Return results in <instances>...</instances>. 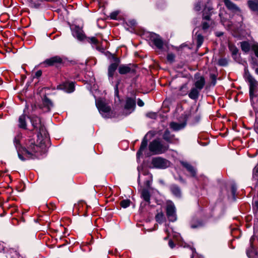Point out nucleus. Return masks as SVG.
Returning <instances> with one entry per match:
<instances>
[{
	"label": "nucleus",
	"mask_w": 258,
	"mask_h": 258,
	"mask_svg": "<svg viewBox=\"0 0 258 258\" xmlns=\"http://www.w3.org/2000/svg\"><path fill=\"white\" fill-rule=\"evenodd\" d=\"M148 139L147 135L143 139L139 150L137 153V157L139 159L140 157L144 154L149 157L151 155L161 154L165 153L168 149L169 146L162 143L159 139H155L151 141L148 146V150L147 148Z\"/></svg>",
	"instance_id": "obj_1"
},
{
	"label": "nucleus",
	"mask_w": 258,
	"mask_h": 258,
	"mask_svg": "<svg viewBox=\"0 0 258 258\" xmlns=\"http://www.w3.org/2000/svg\"><path fill=\"white\" fill-rule=\"evenodd\" d=\"M245 79L249 84V99L251 105L253 108V112L250 111L249 113L251 116L254 114L256 116L258 113V93L257 81L249 73H245Z\"/></svg>",
	"instance_id": "obj_2"
},
{
	"label": "nucleus",
	"mask_w": 258,
	"mask_h": 258,
	"mask_svg": "<svg viewBox=\"0 0 258 258\" xmlns=\"http://www.w3.org/2000/svg\"><path fill=\"white\" fill-rule=\"evenodd\" d=\"M41 147L33 145L28 149H23L21 153L18 151V156L21 160L40 159V156L44 154Z\"/></svg>",
	"instance_id": "obj_3"
},
{
	"label": "nucleus",
	"mask_w": 258,
	"mask_h": 258,
	"mask_svg": "<svg viewBox=\"0 0 258 258\" xmlns=\"http://www.w3.org/2000/svg\"><path fill=\"white\" fill-rule=\"evenodd\" d=\"M170 166V162H141L138 166V183L140 182V178L142 174L146 175L148 173V168H155L164 169Z\"/></svg>",
	"instance_id": "obj_4"
},
{
	"label": "nucleus",
	"mask_w": 258,
	"mask_h": 258,
	"mask_svg": "<svg viewBox=\"0 0 258 258\" xmlns=\"http://www.w3.org/2000/svg\"><path fill=\"white\" fill-rule=\"evenodd\" d=\"M96 105L100 113L104 118H108L110 115V107L102 99L96 100Z\"/></svg>",
	"instance_id": "obj_5"
},
{
	"label": "nucleus",
	"mask_w": 258,
	"mask_h": 258,
	"mask_svg": "<svg viewBox=\"0 0 258 258\" xmlns=\"http://www.w3.org/2000/svg\"><path fill=\"white\" fill-rule=\"evenodd\" d=\"M212 8L210 7H206L203 10V19L204 21L202 23V28L204 31H206L210 27L212 24V21L210 17L212 14Z\"/></svg>",
	"instance_id": "obj_6"
},
{
	"label": "nucleus",
	"mask_w": 258,
	"mask_h": 258,
	"mask_svg": "<svg viewBox=\"0 0 258 258\" xmlns=\"http://www.w3.org/2000/svg\"><path fill=\"white\" fill-rule=\"evenodd\" d=\"M194 110H190L189 113L186 114L184 116L185 120L182 122H171L169 124L170 127L174 131H179L185 127L186 124V120L188 118L194 117Z\"/></svg>",
	"instance_id": "obj_7"
},
{
	"label": "nucleus",
	"mask_w": 258,
	"mask_h": 258,
	"mask_svg": "<svg viewBox=\"0 0 258 258\" xmlns=\"http://www.w3.org/2000/svg\"><path fill=\"white\" fill-rule=\"evenodd\" d=\"M166 215L169 221L175 222L177 220L175 207L171 201H168L166 204Z\"/></svg>",
	"instance_id": "obj_8"
},
{
	"label": "nucleus",
	"mask_w": 258,
	"mask_h": 258,
	"mask_svg": "<svg viewBox=\"0 0 258 258\" xmlns=\"http://www.w3.org/2000/svg\"><path fill=\"white\" fill-rule=\"evenodd\" d=\"M206 84L205 78L203 76H201L198 74H196L195 76V81L193 84V87L202 90Z\"/></svg>",
	"instance_id": "obj_9"
},
{
	"label": "nucleus",
	"mask_w": 258,
	"mask_h": 258,
	"mask_svg": "<svg viewBox=\"0 0 258 258\" xmlns=\"http://www.w3.org/2000/svg\"><path fill=\"white\" fill-rule=\"evenodd\" d=\"M72 32L73 36L79 40H83L85 38V35L82 28L78 26H75L72 28Z\"/></svg>",
	"instance_id": "obj_10"
},
{
	"label": "nucleus",
	"mask_w": 258,
	"mask_h": 258,
	"mask_svg": "<svg viewBox=\"0 0 258 258\" xmlns=\"http://www.w3.org/2000/svg\"><path fill=\"white\" fill-rule=\"evenodd\" d=\"M256 237L255 236H253L251 237L250 239V248L247 250L246 254L249 258H257L258 255L257 253V251L254 247L253 242Z\"/></svg>",
	"instance_id": "obj_11"
},
{
	"label": "nucleus",
	"mask_w": 258,
	"mask_h": 258,
	"mask_svg": "<svg viewBox=\"0 0 258 258\" xmlns=\"http://www.w3.org/2000/svg\"><path fill=\"white\" fill-rule=\"evenodd\" d=\"M136 107V101L134 99L127 98L124 106V110L126 111V114L131 113Z\"/></svg>",
	"instance_id": "obj_12"
},
{
	"label": "nucleus",
	"mask_w": 258,
	"mask_h": 258,
	"mask_svg": "<svg viewBox=\"0 0 258 258\" xmlns=\"http://www.w3.org/2000/svg\"><path fill=\"white\" fill-rule=\"evenodd\" d=\"M30 118L32 125L34 128L38 130L39 132L42 131L43 130V126L41 124V120L39 117L37 116L29 117Z\"/></svg>",
	"instance_id": "obj_13"
},
{
	"label": "nucleus",
	"mask_w": 258,
	"mask_h": 258,
	"mask_svg": "<svg viewBox=\"0 0 258 258\" xmlns=\"http://www.w3.org/2000/svg\"><path fill=\"white\" fill-rule=\"evenodd\" d=\"M163 138L169 143H176L178 141V139L176 138L174 135L171 134L170 132L168 130L165 131L163 135Z\"/></svg>",
	"instance_id": "obj_14"
},
{
	"label": "nucleus",
	"mask_w": 258,
	"mask_h": 258,
	"mask_svg": "<svg viewBox=\"0 0 258 258\" xmlns=\"http://www.w3.org/2000/svg\"><path fill=\"white\" fill-rule=\"evenodd\" d=\"M62 61L61 58L58 56H54L49 58L45 60L43 63L48 66H51L56 63H61Z\"/></svg>",
	"instance_id": "obj_15"
},
{
	"label": "nucleus",
	"mask_w": 258,
	"mask_h": 258,
	"mask_svg": "<svg viewBox=\"0 0 258 258\" xmlns=\"http://www.w3.org/2000/svg\"><path fill=\"white\" fill-rule=\"evenodd\" d=\"M42 109L44 112H48L53 107V103L46 96H45L42 101Z\"/></svg>",
	"instance_id": "obj_16"
},
{
	"label": "nucleus",
	"mask_w": 258,
	"mask_h": 258,
	"mask_svg": "<svg viewBox=\"0 0 258 258\" xmlns=\"http://www.w3.org/2000/svg\"><path fill=\"white\" fill-rule=\"evenodd\" d=\"M118 64L117 63H112L108 67V76L110 82L113 83V77L114 73L117 69Z\"/></svg>",
	"instance_id": "obj_17"
},
{
	"label": "nucleus",
	"mask_w": 258,
	"mask_h": 258,
	"mask_svg": "<svg viewBox=\"0 0 258 258\" xmlns=\"http://www.w3.org/2000/svg\"><path fill=\"white\" fill-rule=\"evenodd\" d=\"M131 67V64H121L118 68V72L121 75H124L134 72V70L132 69Z\"/></svg>",
	"instance_id": "obj_18"
},
{
	"label": "nucleus",
	"mask_w": 258,
	"mask_h": 258,
	"mask_svg": "<svg viewBox=\"0 0 258 258\" xmlns=\"http://www.w3.org/2000/svg\"><path fill=\"white\" fill-rule=\"evenodd\" d=\"M201 91V90L192 87L190 90L188 96L190 99L197 101L199 97Z\"/></svg>",
	"instance_id": "obj_19"
},
{
	"label": "nucleus",
	"mask_w": 258,
	"mask_h": 258,
	"mask_svg": "<svg viewBox=\"0 0 258 258\" xmlns=\"http://www.w3.org/2000/svg\"><path fill=\"white\" fill-rule=\"evenodd\" d=\"M151 40L158 48H162L163 46V42L159 35L155 34L152 35L151 36Z\"/></svg>",
	"instance_id": "obj_20"
},
{
	"label": "nucleus",
	"mask_w": 258,
	"mask_h": 258,
	"mask_svg": "<svg viewBox=\"0 0 258 258\" xmlns=\"http://www.w3.org/2000/svg\"><path fill=\"white\" fill-rule=\"evenodd\" d=\"M60 89L68 93H72L75 90V86L73 82L65 83L60 86Z\"/></svg>",
	"instance_id": "obj_21"
},
{
	"label": "nucleus",
	"mask_w": 258,
	"mask_h": 258,
	"mask_svg": "<svg viewBox=\"0 0 258 258\" xmlns=\"http://www.w3.org/2000/svg\"><path fill=\"white\" fill-rule=\"evenodd\" d=\"M181 163L192 176H196L197 170L189 162H181Z\"/></svg>",
	"instance_id": "obj_22"
},
{
	"label": "nucleus",
	"mask_w": 258,
	"mask_h": 258,
	"mask_svg": "<svg viewBox=\"0 0 258 258\" xmlns=\"http://www.w3.org/2000/svg\"><path fill=\"white\" fill-rule=\"evenodd\" d=\"M181 163L192 176H196L197 170L189 162H181Z\"/></svg>",
	"instance_id": "obj_23"
},
{
	"label": "nucleus",
	"mask_w": 258,
	"mask_h": 258,
	"mask_svg": "<svg viewBox=\"0 0 258 258\" xmlns=\"http://www.w3.org/2000/svg\"><path fill=\"white\" fill-rule=\"evenodd\" d=\"M172 194L176 197L179 198L181 195V191L180 188L175 184H172L170 187Z\"/></svg>",
	"instance_id": "obj_24"
},
{
	"label": "nucleus",
	"mask_w": 258,
	"mask_h": 258,
	"mask_svg": "<svg viewBox=\"0 0 258 258\" xmlns=\"http://www.w3.org/2000/svg\"><path fill=\"white\" fill-rule=\"evenodd\" d=\"M224 4L226 7L230 10L233 11H240V9L230 0H224Z\"/></svg>",
	"instance_id": "obj_25"
},
{
	"label": "nucleus",
	"mask_w": 258,
	"mask_h": 258,
	"mask_svg": "<svg viewBox=\"0 0 258 258\" xmlns=\"http://www.w3.org/2000/svg\"><path fill=\"white\" fill-rule=\"evenodd\" d=\"M18 126L20 128L26 129L27 124L26 121V115L23 114L19 118Z\"/></svg>",
	"instance_id": "obj_26"
},
{
	"label": "nucleus",
	"mask_w": 258,
	"mask_h": 258,
	"mask_svg": "<svg viewBox=\"0 0 258 258\" xmlns=\"http://www.w3.org/2000/svg\"><path fill=\"white\" fill-rule=\"evenodd\" d=\"M141 196L145 201L148 202L149 204L150 203V194L148 190L146 189H143L141 193Z\"/></svg>",
	"instance_id": "obj_27"
},
{
	"label": "nucleus",
	"mask_w": 258,
	"mask_h": 258,
	"mask_svg": "<svg viewBox=\"0 0 258 258\" xmlns=\"http://www.w3.org/2000/svg\"><path fill=\"white\" fill-rule=\"evenodd\" d=\"M249 9L253 11H258V2L256 1L250 0L248 1Z\"/></svg>",
	"instance_id": "obj_28"
},
{
	"label": "nucleus",
	"mask_w": 258,
	"mask_h": 258,
	"mask_svg": "<svg viewBox=\"0 0 258 258\" xmlns=\"http://www.w3.org/2000/svg\"><path fill=\"white\" fill-rule=\"evenodd\" d=\"M241 47L243 51L246 52L250 50L251 46L248 42L246 41H243L241 42Z\"/></svg>",
	"instance_id": "obj_29"
},
{
	"label": "nucleus",
	"mask_w": 258,
	"mask_h": 258,
	"mask_svg": "<svg viewBox=\"0 0 258 258\" xmlns=\"http://www.w3.org/2000/svg\"><path fill=\"white\" fill-rule=\"evenodd\" d=\"M252 179L255 181V184L258 183V167L256 166L253 169Z\"/></svg>",
	"instance_id": "obj_30"
},
{
	"label": "nucleus",
	"mask_w": 258,
	"mask_h": 258,
	"mask_svg": "<svg viewBox=\"0 0 258 258\" xmlns=\"http://www.w3.org/2000/svg\"><path fill=\"white\" fill-rule=\"evenodd\" d=\"M197 47L198 48L200 47L204 41V37L203 36L200 34H197Z\"/></svg>",
	"instance_id": "obj_31"
},
{
	"label": "nucleus",
	"mask_w": 258,
	"mask_h": 258,
	"mask_svg": "<svg viewBox=\"0 0 258 258\" xmlns=\"http://www.w3.org/2000/svg\"><path fill=\"white\" fill-rule=\"evenodd\" d=\"M155 219L157 222L162 223L164 221L165 217L162 213H159L156 215Z\"/></svg>",
	"instance_id": "obj_32"
},
{
	"label": "nucleus",
	"mask_w": 258,
	"mask_h": 258,
	"mask_svg": "<svg viewBox=\"0 0 258 258\" xmlns=\"http://www.w3.org/2000/svg\"><path fill=\"white\" fill-rule=\"evenodd\" d=\"M131 201L129 200H123L120 202L121 206L123 208H126L130 206Z\"/></svg>",
	"instance_id": "obj_33"
},
{
	"label": "nucleus",
	"mask_w": 258,
	"mask_h": 258,
	"mask_svg": "<svg viewBox=\"0 0 258 258\" xmlns=\"http://www.w3.org/2000/svg\"><path fill=\"white\" fill-rule=\"evenodd\" d=\"M167 60L170 63L173 62L175 59V55L173 53H169L167 56Z\"/></svg>",
	"instance_id": "obj_34"
},
{
	"label": "nucleus",
	"mask_w": 258,
	"mask_h": 258,
	"mask_svg": "<svg viewBox=\"0 0 258 258\" xmlns=\"http://www.w3.org/2000/svg\"><path fill=\"white\" fill-rule=\"evenodd\" d=\"M120 83V81L118 80L117 83L114 86V94L115 96L118 97L119 91H118V85Z\"/></svg>",
	"instance_id": "obj_35"
},
{
	"label": "nucleus",
	"mask_w": 258,
	"mask_h": 258,
	"mask_svg": "<svg viewBox=\"0 0 258 258\" xmlns=\"http://www.w3.org/2000/svg\"><path fill=\"white\" fill-rule=\"evenodd\" d=\"M118 14L119 12L118 11H114L111 13L109 16L110 19L112 20H116Z\"/></svg>",
	"instance_id": "obj_36"
},
{
	"label": "nucleus",
	"mask_w": 258,
	"mask_h": 258,
	"mask_svg": "<svg viewBox=\"0 0 258 258\" xmlns=\"http://www.w3.org/2000/svg\"><path fill=\"white\" fill-rule=\"evenodd\" d=\"M230 50L232 52V55H236L238 52V49L234 46H229Z\"/></svg>",
	"instance_id": "obj_37"
},
{
	"label": "nucleus",
	"mask_w": 258,
	"mask_h": 258,
	"mask_svg": "<svg viewBox=\"0 0 258 258\" xmlns=\"http://www.w3.org/2000/svg\"><path fill=\"white\" fill-rule=\"evenodd\" d=\"M252 50L253 51L254 55L256 57H258V46L254 45L252 47Z\"/></svg>",
	"instance_id": "obj_38"
},
{
	"label": "nucleus",
	"mask_w": 258,
	"mask_h": 258,
	"mask_svg": "<svg viewBox=\"0 0 258 258\" xmlns=\"http://www.w3.org/2000/svg\"><path fill=\"white\" fill-rule=\"evenodd\" d=\"M147 116L152 119H155L156 118L157 114L154 112H150L147 114Z\"/></svg>",
	"instance_id": "obj_39"
},
{
	"label": "nucleus",
	"mask_w": 258,
	"mask_h": 258,
	"mask_svg": "<svg viewBox=\"0 0 258 258\" xmlns=\"http://www.w3.org/2000/svg\"><path fill=\"white\" fill-rule=\"evenodd\" d=\"M218 63L220 66H224L227 64V61L225 59H220L219 60Z\"/></svg>",
	"instance_id": "obj_40"
},
{
	"label": "nucleus",
	"mask_w": 258,
	"mask_h": 258,
	"mask_svg": "<svg viewBox=\"0 0 258 258\" xmlns=\"http://www.w3.org/2000/svg\"><path fill=\"white\" fill-rule=\"evenodd\" d=\"M14 144H15L16 148H18V146L20 145L19 137L15 138V139L14 140Z\"/></svg>",
	"instance_id": "obj_41"
},
{
	"label": "nucleus",
	"mask_w": 258,
	"mask_h": 258,
	"mask_svg": "<svg viewBox=\"0 0 258 258\" xmlns=\"http://www.w3.org/2000/svg\"><path fill=\"white\" fill-rule=\"evenodd\" d=\"M201 2H198L195 5L194 9L196 11H199L201 10Z\"/></svg>",
	"instance_id": "obj_42"
},
{
	"label": "nucleus",
	"mask_w": 258,
	"mask_h": 258,
	"mask_svg": "<svg viewBox=\"0 0 258 258\" xmlns=\"http://www.w3.org/2000/svg\"><path fill=\"white\" fill-rule=\"evenodd\" d=\"M90 42L93 44H96L98 43V40L95 37H91V38H90Z\"/></svg>",
	"instance_id": "obj_43"
},
{
	"label": "nucleus",
	"mask_w": 258,
	"mask_h": 258,
	"mask_svg": "<svg viewBox=\"0 0 258 258\" xmlns=\"http://www.w3.org/2000/svg\"><path fill=\"white\" fill-rule=\"evenodd\" d=\"M42 75V71L41 70L37 71L35 74V77L39 78Z\"/></svg>",
	"instance_id": "obj_44"
},
{
	"label": "nucleus",
	"mask_w": 258,
	"mask_h": 258,
	"mask_svg": "<svg viewBox=\"0 0 258 258\" xmlns=\"http://www.w3.org/2000/svg\"><path fill=\"white\" fill-rule=\"evenodd\" d=\"M137 104L140 107H142L144 105V102L140 99L138 100Z\"/></svg>",
	"instance_id": "obj_45"
},
{
	"label": "nucleus",
	"mask_w": 258,
	"mask_h": 258,
	"mask_svg": "<svg viewBox=\"0 0 258 258\" xmlns=\"http://www.w3.org/2000/svg\"><path fill=\"white\" fill-rule=\"evenodd\" d=\"M253 208L254 210H257L258 209V201L254 200L253 202Z\"/></svg>",
	"instance_id": "obj_46"
},
{
	"label": "nucleus",
	"mask_w": 258,
	"mask_h": 258,
	"mask_svg": "<svg viewBox=\"0 0 258 258\" xmlns=\"http://www.w3.org/2000/svg\"><path fill=\"white\" fill-rule=\"evenodd\" d=\"M168 245L171 248H173L175 247V244L171 240L169 241Z\"/></svg>",
	"instance_id": "obj_47"
},
{
	"label": "nucleus",
	"mask_w": 258,
	"mask_h": 258,
	"mask_svg": "<svg viewBox=\"0 0 258 258\" xmlns=\"http://www.w3.org/2000/svg\"><path fill=\"white\" fill-rule=\"evenodd\" d=\"M176 179L181 183H185L184 179H183L181 176H179L177 178H176Z\"/></svg>",
	"instance_id": "obj_48"
},
{
	"label": "nucleus",
	"mask_w": 258,
	"mask_h": 258,
	"mask_svg": "<svg viewBox=\"0 0 258 258\" xmlns=\"http://www.w3.org/2000/svg\"><path fill=\"white\" fill-rule=\"evenodd\" d=\"M152 161H160V162H161V161H166L165 160H163V159H161L160 158H158V159H153Z\"/></svg>",
	"instance_id": "obj_49"
},
{
	"label": "nucleus",
	"mask_w": 258,
	"mask_h": 258,
	"mask_svg": "<svg viewBox=\"0 0 258 258\" xmlns=\"http://www.w3.org/2000/svg\"><path fill=\"white\" fill-rule=\"evenodd\" d=\"M201 224L200 223H199V224L198 225H194V224H191V227L192 228H197V227H199V226H201Z\"/></svg>",
	"instance_id": "obj_50"
},
{
	"label": "nucleus",
	"mask_w": 258,
	"mask_h": 258,
	"mask_svg": "<svg viewBox=\"0 0 258 258\" xmlns=\"http://www.w3.org/2000/svg\"><path fill=\"white\" fill-rule=\"evenodd\" d=\"M183 89H187V85L186 84H184L183 85H182L181 87H180V91H182V90Z\"/></svg>",
	"instance_id": "obj_51"
},
{
	"label": "nucleus",
	"mask_w": 258,
	"mask_h": 258,
	"mask_svg": "<svg viewBox=\"0 0 258 258\" xmlns=\"http://www.w3.org/2000/svg\"><path fill=\"white\" fill-rule=\"evenodd\" d=\"M195 253H196L195 250V249L192 250V254L191 258H194V257L195 256Z\"/></svg>",
	"instance_id": "obj_52"
},
{
	"label": "nucleus",
	"mask_w": 258,
	"mask_h": 258,
	"mask_svg": "<svg viewBox=\"0 0 258 258\" xmlns=\"http://www.w3.org/2000/svg\"><path fill=\"white\" fill-rule=\"evenodd\" d=\"M232 192L233 194L236 192V188H235L234 186L232 187Z\"/></svg>",
	"instance_id": "obj_53"
},
{
	"label": "nucleus",
	"mask_w": 258,
	"mask_h": 258,
	"mask_svg": "<svg viewBox=\"0 0 258 258\" xmlns=\"http://www.w3.org/2000/svg\"><path fill=\"white\" fill-rule=\"evenodd\" d=\"M186 94H187V91H185L184 92H183V93H181V95H185Z\"/></svg>",
	"instance_id": "obj_54"
},
{
	"label": "nucleus",
	"mask_w": 258,
	"mask_h": 258,
	"mask_svg": "<svg viewBox=\"0 0 258 258\" xmlns=\"http://www.w3.org/2000/svg\"><path fill=\"white\" fill-rule=\"evenodd\" d=\"M255 72L256 74H258V68H255Z\"/></svg>",
	"instance_id": "obj_55"
},
{
	"label": "nucleus",
	"mask_w": 258,
	"mask_h": 258,
	"mask_svg": "<svg viewBox=\"0 0 258 258\" xmlns=\"http://www.w3.org/2000/svg\"><path fill=\"white\" fill-rule=\"evenodd\" d=\"M256 130V128L254 127V130ZM255 131L256 132V131Z\"/></svg>",
	"instance_id": "obj_56"
}]
</instances>
